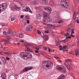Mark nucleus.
<instances>
[{
	"label": "nucleus",
	"instance_id": "obj_1",
	"mask_svg": "<svg viewBox=\"0 0 79 79\" xmlns=\"http://www.w3.org/2000/svg\"><path fill=\"white\" fill-rule=\"evenodd\" d=\"M43 66L45 69H48V68L53 67V63L52 62H43L42 63Z\"/></svg>",
	"mask_w": 79,
	"mask_h": 79
},
{
	"label": "nucleus",
	"instance_id": "obj_2",
	"mask_svg": "<svg viewBox=\"0 0 79 79\" xmlns=\"http://www.w3.org/2000/svg\"><path fill=\"white\" fill-rule=\"evenodd\" d=\"M44 9L45 11H47L49 14H51L52 9L50 6H46L44 7Z\"/></svg>",
	"mask_w": 79,
	"mask_h": 79
},
{
	"label": "nucleus",
	"instance_id": "obj_3",
	"mask_svg": "<svg viewBox=\"0 0 79 79\" xmlns=\"http://www.w3.org/2000/svg\"><path fill=\"white\" fill-rule=\"evenodd\" d=\"M33 68H34L32 67H27L23 69L22 71L23 73H25V72H27V71H29V70L32 69Z\"/></svg>",
	"mask_w": 79,
	"mask_h": 79
},
{
	"label": "nucleus",
	"instance_id": "obj_4",
	"mask_svg": "<svg viewBox=\"0 0 79 79\" xmlns=\"http://www.w3.org/2000/svg\"><path fill=\"white\" fill-rule=\"evenodd\" d=\"M27 53L26 52H21L20 54V56L21 58H24V59H26V57L27 56Z\"/></svg>",
	"mask_w": 79,
	"mask_h": 79
},
{
	"label": "nucleus",
	"instance_id": "obj_5",
	"mask_svg": "<svg viewBox=\"0 0 79 79\" xmlns=\"http://www.w3.org/2000/svg\"><path fill=\"white\" fill-rule=\"evenodd\" d=\"M23 11H29L31 13H32V11L31 10V9L29 8V7L28 6L26 7V9H23Z\"/></svg>",
	"mask_w": 79,
	"mask_h": 79
},
{
	"label": "nucleus",
	"instance_id": "obj_6",
	"mask_svg": "<svg viewBox=\"0 0 79 79\" xmlns=\"http://www.w3.org/2000/svg\"><path fill=\"white\" fill-rule=\"evenodd\" d=\"M27 56L25 60L26 59H30V58H32V54H31L29 52H27Z\"/></svg>",
	"mask_w": 79,
	"mask_h": 79
},
{
	"label": "nucleus",
	"instance_id": "obj_7",
	"mask_svg": "<svg viewBox=\"0 0 79 79\" xmlns=\"http://www.w3.org/2000/svg\"><path fill=\"white\" fill-rule=\"evenodd\" d=\"M50 15L47 12H44L43 13V17L44 19H47Z\"/></svg>",
	"mask_w": 79,
	"mask_h": 79
},
{
	"label": "nucleus",
	"instance_id": "obj_8",
	"mask_svg": "<svg viewBox=\"0 0 79 79\" xmlns=\"http://www.w3.org/2000/svg\"><path fill=\"white\" fill-rule=\"evenodd\" d=\"M2 10H5L6 8H7V3H4L3 4H2Z\"/></svg>",
	"mask_w": 79,
	"mask_h": 79
},
{
	"label": "nucleus",
	"instance_id": "obj_9",
	"mask_svg": "<svg viewBox=\"0 0 79 79\" xmlns=\"http://www.w3.org/2000/svg\"><path fill=\"white\" fill-rule=\"evenodd\" d=\"M68 0H61L60 2V5L62 6H63L65 4L67 3Z\"/></svg>",
	"mask_w": 79,
	"mask_h": 79
},
{
	"label": "nucleus",
	"instance_id": "obj_10",
	"mask_svg": "<svg viewBox=\"0 0 79 79\" xmlns=\"http://www.w3.org/2000/svg\"><path fill=\"white\" fill-rule=\"evenodd\" d=\"M43 39H44V40L45 41H47L49 39V37L47 35H44Z\"/></svg>",
	"mask_w": 79,
	"mask_h": 79
},
{
	"label": "nucleus",
	"instance_id": "obj_11",
	"mask_svg": "<svg viewBox=\"0 0 79 79\" xmlns=\"http://www.w3.org/2000/svg\"><path fill=\"white\" fill-rule=\"evenodd\" d=\"M1 77L2 79H6V75L5 73H2L1 75Z\"/></svg>",
	"mask_w": 79,
	"mask_h": 79
},
{
	"label": "nucleus",
	"instance_id": "obj_12",
	"mask_svg": "<svg viewBox=\"0 0 79 79\" xmlns=\"http://www.w3.org/2000/svg\"><path fill=\"white\" fill-rule=\"evenodd\" d=\"M56 69L58 71H61V70H63V69H62V68H61V67L59 65L57 66Z\"/></svg>",
	"mask_w": 79,
	"mask_h": 79
},
{
	"label": "nucleus",
	"instance_id": "obj_13",
	"mask_svg": "<svg viewBox=\"0 0 79 79\" xmlns=\"http://www.w3.org/2000/svg\"><path fill=\"white\" fill-rule=\"evenodd\" d=\"M36 18L37 19H41V18H42V15H41L40 14L37 15Z\"/></svg>",
	"mask_w": 79,
	"mask_h": 79
},
{
	"label": "nucleus",
	"instance_id": "obj_14",
	"mask_svg": "<svg viewBox=\"0 0 79 79\" xmlns=\"http://www.w3.org/2000/svg\"><path fill=\"white\" fill-rule=\"evenodd\" d=\"M68 4V2H67V3L65 4L63 6H64L65 8H69V6Z\"/></svg>",
	"mask_w": 79,
	"mask_h": 79
},
{
	"label": "nucleus",
	"instance_id": "obj_15",
	"mask_svg": "<svg viewBox=\"0 0 79 79\" xmlns=\"http://www.w3.org/2000/svg\"><path fill=\"white\" fill-rule=\"evenodd\" d=\"M27 29L30 31H32L33 29V27L31 26H28Z\"/></svg>",
	"mask_w": 79,
	"mask_h": 79
},
{
	"label": "nucleus",
	"instance_id": "obj_16",
	"mask_svg": "<svg viewBox=\"0 0 79 79\" xmlns=\"http://www.w3.org/2000/svg\"><path fill=\"white\" fill-rule=\"evenodd\" d=\"M46 19L47 20V21L49 22V23H51L52 21V20L51 18H50V17L49 16V17L47 19Z\"/></svg>",
	"mask_w": 79,
	"mask_h": 79
},
{
	"label": "nucleus",
	"instance_id": "obj_17",
	"mask_svg": "<svg viewBox=\"0 0 79 79\" xmlns=\"http://www.w3.org/2000/svg\"><path fill=\"white\" fill-rule=\"evenodd\" d=\"M14 8L15 10H19L20 9V7L18 6L17 5H15V6Z\"/></svg>",
	"mask_w": 79,
	"mask_h": 79
},
{
	"label": "nucleus",
	"instance_id": "obj_18",
	"mask_svg": "<svg viewBox=\"0 0 79 79\" xmlns=\"http://www.w3.org/2000/svg\"><path fill=\"white\" fill-rule=\"evenodd\" d=\"M59 77L61 79H64V77H65V76L63 74H62Z\"/></svg>",
	"mask_w": 79,
	"mask_h": 79
},
{
	"label": "nucleus",
	"instance_id": "obj_19",
	"mask_svg": "<svg viewBox=\"0 0 79 79\" xmlns=\"http://www.w3.org/2000/svg\"><path fill=\"white\" fill-rule=\"evenodd\" d=\"M32 44H31L29 43H27V44L25 45V46L26 47V48H29V47H31V46H32Z\"/></svg>",
	"mask_w": 79,
	"mask_h": 79
},
{
	"label": "nucleus",
	"instance_id": "obj_20",
	"mask_svg": "<svg viewBox=\"0 0 79 79\" xmlns=\"http://www.w3.org/2000/svg\"><path fill=\"white\" fill-rule=\"evenodd\" d=\"M75 54L76 56L77 55H79V48L78 50L75 51Z\"/></svg>",
	"mask_w": 79,
	"mask_h": 79
},
{
	"label": "nucleus",
	"instance_id": "obj_21",
	"mask_svg": "<svg viewBox=\"0 0 79 79\" xmlns=\"http://www.w3.org/2000/svg\"><path fill=\"white\" fill-rule=\"evenodd\" d=\"M27 52H32V50H30L29 48H27V50H26Z\"/></svg>",
	"mask_w": 79,
	"mask_h": 79
},
{
	"label": "nucleus",
	"instance_id": "obj_22",
	"mask_svg": "<svg viewBox=\"0 0 79 79\" xmlns=\"http://www.w3.org/2000/svg\"><path fill=\"white\" fill-rule=\"evenodd\" d=\"M4 41H5V44H8V42H10V40L9 39H5Z\"/></svg>",
	"mask_w": 79,
	"mask_h": 79
},
{
	"label": "nucleus",
	"instance_id": "obj_23",
	"mask_svg": "<svg viewBox=\"0 0 79 79\" xmlns=\"http://www.w3.org/2000/svg\"><path fill=\"white\" fill-rule=\"evenodd\" d=\"M2 60L3 63H6V59H5V57H3Z\"/></svg>",
	"mask_w": 79,
	"mask_h": 79
},
{
	"label": "nucleus",
	"instance_id": "obj_24",
	"mask_svg": "<svg viewBox=\"0 0 79 79\" xmlns=\"http://www.w3.org/2000/svg\"><path fill=\"white\" fill-rule=\"evenodd\" d=\"M56 46H58V45H60V41L59 40H58L56 42Z\"/></svg>",
	"mask_w": 79,
	"mask_h": 79
},
{
	"label": "nucleus",
	"instance_id": "obj_25",
	"mask_svg": "<svg viewBox=\"0 0 79 79\" xmlns=\"http://www.w3.org/2000/svg\"><path fill=\"white\" fill-rule=\"evenodd\" d=\"M67 33H70L71 31V29L70 28H69L67 29Z\"/></svg>",
	"mask_w": 79,
	"mask_h": 79
},
{
	"label": "nucleus",
	"instance_id": "obj_26",
	"mask_svg": "<svg viewBox=\"0 0 79 79\" xmlns=\"http://www.w3.org/2000/svg\"><path fill=\"white\" fill-rule=\"evenodd\" d=\"M12 31V30H11V29H9L7 31V33L8 34H10Z\"/></svg>",
	"mask_w": 79,
	"mask_h": 79
},
{
	"label": "nucleus",
	"instance_id": "obj_27",
	"mask_svg": "<svg viewBox=\"0 0 79 79\" xmlns=\"http://www.w3.org/2000/svg\"><path fill=\"white\" fill-rule=\"evenodd\" d=\"M66 67H67V68L69 70V71H70L71 69V66L69 65H66Z\"/></svg>",
	"mask_w": 79,
	"mask_h": 79
},
{
	"label": "nucleus",
	"instance_id": "obj_28",
	"mask_svg": "<svg viewBox=\"0 0 79 79\" xmlns=\"http://www.w3.org/2000/svg\"><path fill=\"white\" fill-rule=\"evenodd\" d=\"M42 2L43 3H45L46 4H47L48 3V0H42Z\"/></svg>",
	"mask_w": 79,
	"mask_h": 79
},
{
	"label": "nucleus",
	"instance_id": "obj_29",
	"mask_svg": "<svg viewBox=\"0 0 79 79\" xmlns=\"http://www.w3.org/2000/svg\"><path fill=\"white\" fill-rule=\"evenodd\" d=\"M70 34H69V33H64V35L65 36V37H67L68 36H69L70 35Z\"/></svg>",
	"mask_w": 79,
	"mask_h": 79
},
{
	"label": "nucleus",
	"instance_id": "obj_30",
	"mask_svg": "<svg viewBox=\"0 0 79 79\" xmlns=\"http://www.w3.org/2000/svg\"><path fill=\"white\" fill-rule=\"evenodd\" d=\"M16 35V32H13L11 34V35L12 36H15Z\"/></svg>",
	"mask_w": 79,
	"mask_h": 79
},
{
	"label": "nucleus",
	"instance_id": "obj_31",
	"mask_svg": "<svg viewBox=\"0 0 79 79\" xmlns=\"http://www.w3.org/2000/svg\"><path fill=\"white\" fill-rule=\"evenodd\" d=\"M24 36V35L23 34H21L19 35V38H23Z\"/></svg>",
	"mask_w": 79,
	"mask_h": 79
},
{
	"label": "nucleus",
	"instance_id": "obj_32",
	"mask_svg": "<svg viewBox=\"0 0 79 79\" xmlns=\"http://www.w3.org/2000/svg\"><path fill=\"white\" fill-rule=\"evenodd\" d=\"M76 14H77V13H76V12H74L73 16V18H74V17H76Z\"/></svg>",
	"mask_w": 79,
	"mask_h": 79
},
{
	"label": "nucleus",
	"instance_id": "obj_33",
	"mask_svg": "<svg viewBox=\"0 0 79 79\" xmlns=\"http://www.w3.org/2000/svg\"><path fill=\"white\" fill-rule=\"evenodd\" d=\"M65 62H69V61H72V60H69V59H66L65 60Z\"/></svg>",
	"mask_w": 79,
	"mask_h": 79
},
{
	"label": "nucleus",
	"instance_id": "obj_34",
	"mask_svg": "<svg viewBox=\"0 0 79 79\" xmlns=\"http://www.w3.org/2000/svg\"><path fill=\"white\" fill-rule=\"evenodd\" d=\"M62 71H61V72L62 73H65L66 72V70L65 69H62Z\"/></svg>",
	"mask_w": 79,
	"mask_h": 79
},
{
	"label": "nucleus",
	"instance_id": "obj_35",
	"mask_svg": "<svg viewBox=\"0 0 79 79\" xmlns=\"http://www.w3.org/2000/svg\"><path fill=\"white\" fill-rule=\"evenodd\" d=\"M34 5H36L37 3H38V2L37 1H35L34 2H33Z\"/></svg>",
	"mask_w": 79,
	"mask_h": 79
},
{
	"label": "nucleus",
	"instance_id": "obj_36",
	"mask_svg": "<svg viewBox=\"0 0 79 79\" xmlns=\"http://www.w3.org/2000/svg\"><path fill=\"white\" fill-rule=\"evenodd\" d=\"M74 19V21H75V22H76V21L77 20V19H78V18H76V17H74V18H73Z\"/></svg>",
	"mask_w": 79,
	"mask_h": 79
},
{
	"label": "nucleus",
	"instance_id": "obj_37",
	"mask_svg": "<svg viewBox=\"0 0 79 79\" xmlns=\"http://www.w3.org/2000/svg\"><path fill=\"white\" fill-rule=\"evenodd\" d=\"M59 48H60L59 49L60 50H63V47L61 46H59Z\"/></svg>",
	"mask_w": 79,
	"mask_h": 79
},
{
	"label": "nucleus",
	"instance_id": "obj_38",
	"mask_svg": "<svg viewBox=\"0 0 79 79\" xmlns=\"http://www.w3.org/2000/svg\"><path fill=\"white\" fill-rule=\"evenodd\" d=\"M4 53L6 54V55H9L10 54V52H4Z\"/></svg>",
	"mask_w": 79,
	"mask_h": 79
},
{
	"label": "nucleus",
	"instance_id": "obj_39",
	"mask_svg": "<svg viewBox=\"0 0 79 79\" xmlns=\"http://www.w3.org/2000/svg\"><path fill=\"white\" fill-rule=\"evenodd\" d=\"M3 34L4 35H6V34H7L8 33H7L5 31H3Z\"/></svg>",
	"mask_w": 79,
	"mask_h": 79
},
{
	"label": "nucleus",
	"instance_id": "obj_40",
	"mask_svg": "<svg viewBox=\"0 0 79 79\" xmlns=\"http://www.w3.org/2000/svg\"><path fill=\"white\" fill-rule=\"evenodd\" d=\"M62 22H63V20H59L58 22V23L59 24H61V23H62Z\"/></svg>",
	"mask_w": 79,
	"mask_h": 79
},
{
	"label": "nucleus",
	"instance_id": "obj_41",
	"mask_svg": "<svg viewBox=\"0 0 79 79\" xmlns=\"http://www.w3.org/2000/svg\"><path fill=\"white\" fill-rule=\"evenodd\" d=\"M37 33L38 34H41V32H40V31H39V30H37Z\"/></svg>",
	"mask_w": 79,
	"mask_h": 79
},
{
	"label": "nucleus",
	"instance_id": "obj_42",
	"mask_svg": "<svg viewBox=\"0 0 79 79\" xmlns=\"http://www.w3.org/2000/svg\"><path fill=\"white\" fill-rule=\"evenodd\" d=\"M44 33L45 34H48V33H49V31H44Z\"/></svg>",
	"mask_w": 79,
	"mask_h": 79
},
{
	"label": "nucleus",
	"instance_id": "obj_43",
	"mask_svg": "<svg viewBox=\"0 0 79 79\" xmlns=\"http://www.w3.org/2000/svg\"><path fill=\"white\" fill-rule=\"evenodd\" d=\"M11 10H15V7H13V6H11L10 8Z\"/></svg>",
	"mask_w": 79,
	"mask_h": 79
},
{
	"label": "nucleus",
	"instance_id": "obj_44",
	"mask_svg": "<svg viewBox=\"0 0 79 79\" xmlns=\"http://www.w3.org/2000/svg\"><path fill=\"white\" fill-rule=\"evenodd\" d=\"M11 19V21H14V20H15V17H12Z\"/></svg>",
	"mask_w": 79,
	"mask_h": 79
},
{
	"label": "nucleus",
	"instance_id": "obj_45",
	"mask_svg": "<svg viewBox=\"0 0 79 79\" xmlns=\"http://www.w3.org/2000/svg\"><path fill=\"white\" fill-rule=\"evenodd\" d=\"M67 48V45L64 46L63 47V48L64 49H66V48Z\"/></svg>",
	"mask_w": 79,
	"mask_h": 79
},
{
	"label": "nucleus",
	"instance_id": "obj_46",
	"mask_svg": "<svg viewBox=\"0 0 79 79\" xmlns=\"http://www.w3.org/2000/svg\"><path fill=\"white\" fill-rule=\"evenodd\" d=\"M26 19L27 20L29 19V17L27 15L26 16Z\"/></svg>",
	"mask_w": 79,
	"mask_h": 79
},
{
	"label": "nucleus",
	"instance_id": "obj_47",
	"mask_svg": "<svg viewBox=\"0 0 79 79\" xmlns=\"http://www.w3.org/2000/svg\"><path fill=\"white\" fill-rule=\"evenodd\" d=\"M71 34H74V29H72V32L71 33Z\"/></svg>",
	"mask_w": 79,
	"mask_h": 79
},
{
	"label": "nucleus",
	"instance_id": "obj_48",
	"mask_svg": "<svg viewBox=\"0 0 79 79\" xmlns=\"http://www.w3.org/2000/svg\"><path fill=\"white\" fill-rule=\"evenodd\" d=\"M19 3H20L21 6H23V2H19Z\"/></svg>",
	"mask_w": 79,
	"mask_h": 79
},
{
	"label": "nucleus",
	"instance_id": "obj_49",
	"mask_svg": "<svg viewBox=\"0 0 79 79\" xmlns=\"http://www.w3.org/2000/svg\"><path fill=\"white\" fill-rule=\"evenodd\" d=\"M48 26L49 27H52V25L50 24H48Z\"/></svg>",
	"mask_w": 79,
	"mask_h": 79
},
{
	"label": "nucleus",
	"instance_id": "obj_50",
	"mask_svg": "<svg viewBox=\"0 0 79 79\" xmlns=\"http://www.w3.org/2000/svg\"><path fill=\"white\" fill-rule=\"evenodd\" d=\"M35 49H36L37 50H39V49H40L39 48H37V47H35Z\"/></svg>",
	"mask_w": 79,
	"mask_h": 79
},
{
	"label": "nucleus",
	"instance_id": "obj_51",
	"mask_svg": "<svg viewBox=\"0 0 79 79\" xmlns=\"http://www.w3.org/2000/svg\"><path fill=\"white\" fill-rule=\"evenodd\" d=\"M4 51H5V52H6V50H7V48L6 47L4 48Z\"/></svg>",
	"mask_w": 79,
	"mask_h": 79
},
{
	"label": "nucleus",
	"instance_id": "obj_52",
	"mask_svg": "<svg viewBox=\"0 0 79 79\" xmlns=\"http://www.w3.org/2000/svg\"><path fill=\"white\" fill-rule=\"evenodd\" d=\"M6 60H10V58H9V57H6Z\"/></svg>",
	"mask_w": 79,
	"mask_h": 79
},
{
	"label": "nucleus",
	"instance_id": "obj_53",
	"mask_svg": "<svg viewBox=\"0 0 79 79\" xmlns=\"http://www.w3.org/2000/svg\"><path fill=\"white\" fill-rule=\"evenodd\" d=\"M48 50H49V52H52V50H51V49H50V48H48Z\"/></svg>",
	"mask_w": 79,
	"mask_h": 79
},
{
	"label": "nucleus",
	"instance_id": "obj_54",
	"mask_svg": "<svg viewBox=\"0 0 79 79\" xmlns=\"http://www.w3.org/2000/svg\"><path fill=\"white\" fill-rule=\"evenodd\" d=\"M70 36H71V37H74V35H73L72 33H71Z\"/></svg>",
	"mask_w": 79,
	"mask_h": 79
},
{
	"label": "nucleus",
	"instance_id": "obj_55",
	"mask_svg": "<svg viewBox=\"0 0 79 79\" xmlns=\"http://www.w3.org/2000/svg\"><path fill=\"white\" fill-rule=\"evenodd\" d=\"M35 53H37L39 52V51L38 50H35Z\"/></svg>",
	"mask_w": 79,
	"mask_h": 79
},
{
	"label": "nucleus",
	"instance_id": "obj_56",
	"mask_svg": "<svg viewBox=\"0 0 79 79\" xmlns=\"http://www.w3.org/2000/svg\"><path fill=\"white\" fill-rule=\"evenodd\" d=\"M24 42V41L23 40H21L20 41V42H21L22 43H23Z\"/></svg>",
	"mask_w": 79,
	"mask_h": 79
},
{
	"label": "nucleus",
	"instance_id": "obj_57",
	"mask_svg": "<svg viewBox=\"0 0 79 79\" xmlns=\"http://www.w3.org/2000/svg\"><path fill=\"white\" fill-rule=\"evenodd\" d=\"M20 17L21 18H24V15H21Z\"/></svg>",
	"mask_w": 79,
	"mask_h": 79
},
{
	"label": "nucleus",
	"instance_id": "obj_58",
	"mask_svg": "<svg viewBox=\"0 0 79 79\" xmlns=\"http://www.w3.org/2000/svg\"><path fill=\"white\" fill-rule=\"evenodd\" d=\"M27 24H29V20H28L27 21Z\"/></svg>",
	"mask_w": 79,
	"mask_h": 79
},
{
	"label": "nucleus",
	"instance_id": "obj_59",
	"mask_svg": "<svg viewBox=\"0 0 79 79\" xmlns=\"http://www.w3.org/2000/svg\"><path fill=\"white\" fill-rule=\"evenodd\" d=\"M40 47H42V46L40 45V46H38L37 47V48H39L40 49Z\"/></svg>",
	"mask_w": 79,
	"mask_h": 79
},
{
	"label": "nucleus",
	"instance_id": "obj_60",
	"mask_svg": "<svg viewBox=\"0 0 79 79\" xmlns=\"http://www.w3.org/2000/svg\"><path fill=\"white\" fill-rule=\"evenodd\" d=\"M62 42H63V43H65V42H66V41H65V40H63Z\"/></svg>",
	"mask_w": 79,
	"mask_h": 79
},
{
	"label": "nucleus",
	"instance_id": "obj_61",
	"mask_svg": "<svg viewBox=\"0 0 79 79\" xmlns=\"http://www.w3.org/2000/svg\"><path fill=\"white\" fill-rule=\"evenodd\" d=\"M44 50H47V48H46V47H44Z\"/></svg>",
	"mask_w": 79,
	"mask_h": 79
},
{
	"label": "nucleus",
	"instance_id": "obj_62",
	"mask_svg": "<svg viewBox=\"0 0 79 79\" xmlns=\"http://www.w3.org/2000/svg\"><path fill=\"white\" fill-rule=\"evenodd\" d=\"M65 40V42L68 41V39L66 38L64 40Z\"/></svg>",
	"mask_w": 79,
	"mask_h": 79
},
{
	"label": "nucleus",
	"instance_id": "obj_63",
	"mask_svg": "<svg viewBox=\"0 0 79 79\" xmlns=\"http://www.w3.org/2000/svg\"><path fill=\"white\" fill-rule=\"evenodd\" d=\"M42 21L44 23H45V20L44 19H43Z\"/></svg>",
	"mask_w": 79,
	"mask_h": 79
},
{
	"label": "nucleus",
	"instance_id": "obj_64",
	"mask_svg": "<svg viewBox=\"0 0 79 79\" xmlns=\"http://www.w3.org/2000/svg\"><path fill=\"white\" fill-rule=\"evenodd\" d=\"M6 37L7 38V39H9L10 38L9 37V36L8 35L6 36Z\"/></svg>",
	"mask_w": 79,
	"mask_h": 79
}]
</instances>
